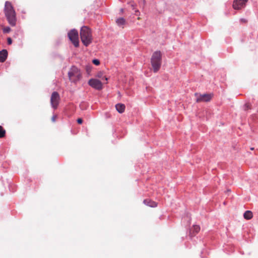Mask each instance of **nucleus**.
I'll list each match as a JSON object with an SVG mask.
<instances>
[{
	"label": "nucleus",
	"mask_w": 258,
	"mask_h": 258,
	"mask_svg": "<svg viewBox=\"0 0 258 258\" xmlns=\"http://www.w3.org/2000/svg\"><path fill=\"white\" fill-rule=\"evenodd\" d=\"M4 13L9 24L12 27L15 26L17 22L16 13L10 2L5 3Z\"/></svg>",
	"instance_id": "1"
},
{
	"label": "nucleus",
	"mask_w": 258,
	"mask_h": 258,
	"mask_svg": "<svg viewBox=\"0 0 258 258\" xmlns=\"http://www.w3.org/2000/svg\"><path fill=\"white\" fill-rule=\"evenodd\" d=\"M81 41L85 46H88L92 42V35L91 30L87 26H83L80 30Z\"/></svg>",
	"instance_id": "2"
},
{
	"label": "nucleus",
	"mask_w": 258,
	"mask_h": 258,
	"mask_svg": "<svg viewBox=\"0 0 258 258\" xmlns=\"http://www.w3.org/2000/svg\"><path fill=\"white\" fill-rule=\"evenodd\" d=\"M162 63V54L160 51L154 52L151 58V63L154 73H157L160 69Z\"/></svg>",
	"instance_id": "3"
},
{
	"label": "nucleus",
	"mask_w": 258,
	"mask_h": 258,
	"mask_svg": "<svg viewBox=\"0 0 258 258\" xmlns=\"http://www.w3.org/2000/svg\"><path fill=\"white\" fill-rule=\"evenodd\" d=\"M68 76L71 82L76 83L81 79V73L77 67L73 66L68 72Z\"/></svg>",
	"instance_id": "4"
},
{
	"label": "nucleus",
	"mask_w": 258,
	"mask_h": 258,
	"mask_svg": "<svg viewBox=\"0 0 258 258\" xmlns=\"http://www.w3.org/2000/svg\"><path fill=\"white\" fill-rule=\"evenodd\" d=\"M68 37L70 41L76 47L79 46V35L78 31L75 29L71 30L68 33Z\"/></svg>",
	"instance_id": "5"
},
{
	"label": "nucleus",
	"mask_w": 258,
	"mask_h": 258,
	"mask_svg": "<svg viewBox=\"0 0 258 258\" xmlns=\"http://www.w3.org/2000/svg\"><path fill=\"white\" fill-rule=\"evenodd\" d=\"M60 100L59 95L57 92H53L51 96L50 102L52 107L55 109L57 108Z\"/></svg>",
	"instance_id": "6"
},
{
	"label": "nucleus",
	"mask_w": 258,
	"mask_h": 258,
	"mask_svg": "<svg viewBox=\"0 0 258 258\" xmlns=\"http://www.w3.org/2000/svg\"><path fill=\"white\" fill-rule=\"evenodd\" d=\"M248 0H234L233 3V8L235 10H240L244 8Z\"/></svg>",
	"instance_id": "7"
},
{
	"label": "nucleus",
	"mask_w": 258,
	"mask_h": 258,
	"mask_svg": "<svg viewBox=\"0 0 258 258\" xmlns=\"http://www.w3.org/2000/svg\"><path fill=\"white\" fill-rule=\"evenodd\" d=\"M195 95L197 96L196 99L197 102H208L211 100L213 97V95L210 94H205L199 95L198 94H196Z\"/></svg>",
	"instance_id": "8"
},
{
	"label": "nucleus",
	"mask_w": 258,
	"mask_h": 258,
	"mask_svg": "<svg viewBox=\"0 0 258 258\" xmlns=\"http://www.w3.org/2000/svg\"><path fill=\"white\" fill-rule=\"evenodd\" d=\"M88 84L90 86L97 90H99L102 89L101 82L97 79H91L89 81Z\"/></svg>",
	"instance_id": "9"
},
{
	"label": "nucleus",
	"mask_w": 258,
	"mask_h": 258,
	"mask_svg": "<svg viewBox=\"0 0 258 258\" xmlns=\"http://www.w3.org/2000/svg\"><path fill=\"white\" fill-rule=\"evenodd\" d=\"M200 227L199 225H193L192 228L190 230V235L191 236H194L200 231Z\"/></svg>",
	"instance_id": "10"
},
{
	"label": "nucleus",
	"mask_w": 258,
	"mask_h": 258,
	"mask_svg": "<svg viewBox=\"0 0 258 258\" xmlns=\"http://www.w3.org/2000/svg\"><path fill=\"white\" fill-rule=\"evenodd\" d=\"M8 56V51L6 49L0 51V62H3L7 59Z\"/></svg>",
	"instance_id": "11"
},
{
	"label": "nucleus",
	"mask_w": 258,
	"mask_h": 258,
	"mask_svg": "<svg viewBox=\"0 0 258 258\" xmlns=\"http://www.w3.org/2000/svg\"><path fill=\"white\" fill-rule=\"evenodd\" d=\"M144 203L145 205L149 206L150 207L154 208L157 207V203L154 201H151L149 199H146L144 200Z\"/></svg>",
	"instance_id": "12"
},
{
	"label": "nucleus",
	"mask_w": 258,
	"mask_h": 258,
	"mask_svg": "<svg viewBox=\"0 0 258 258\" xmlns=\"http://www.w3.org/2000/svg\"><path fill=\"white\" fill-rule=\"evenodd\" d=\"M115 108L116 110L119 113H122L124 111L125 106L124 104L122 103H118L116 104Z\"/></svg>",
	"instance_id": "13"
},
{
	"label": "nucleus",
	"mask_w": 258,
	"mask_h": 258,
	"mask_svg": "<svg viewBox=\"0 0 258 258\" xmlns=\"http://www.w3.org/2000/svg\"><path fill=\"white\" fill-rule=\"evenodd\" d=\"M252 216V213L250 211H246L243 215L244 218L246 220L251 219Z\"/></svg>",
	"instance_id": "14"
},
{
	"label": "nucleus",
	"mask_w": 258,
	"mask_h": 258,
	"mask_svg": "<svg viewBox=\"0 0 258 258\" xmlns=\"http://www.w3.org/2000/svg\"><path fill=\"white\" fill-rule=\"evenodd\" d=\"M125 20L123 18H120L116 20V23L118 26H122L125 24Z\"/></svg>",
	"instance_id": "15"
},
{
	"label": "nucleus",
	"mask_w": 258,
	"mask_h": 258,
	"mask_svg": "<svg viewBox=\"0 0 258 258\" xmlns=\"http://www.w3.org/2000/svg\"><path fill=\"white\" fill-rule=\"evenodd\" d=\"M6 132L3 127L0 125V138H4L6 136Z\"/></svg>",
	"instance_id": "16"
},
{
	"label": "nucleus",
	"mask_w": 258,
	"mask_h": 258,
	"mask_svg": "<svg viewBox=\"0 0 258 258\" xmlns=\"http://www.w3.org/2000/svg\"><path fill=\"white\" fill-rule=\"evenodd\" d=\"M11 31V29L9 27H4L3 28V32L4 33H8Z\"/></svg>",
	"instance_id": "17"
},
{
	"label": "nucleus",
	"mask_w": 258,
	"mask_h": 258,
	"mask_svg": "<svg viewBox=\"0 0 258 258\" xmlns=\"http://www.w3.org/2000/svg\"><path fill=\"white\" fill-rule=\"evenodd\" d=\"M93 63L95 65H99L100 64V61L98 59H93L92 61Z\"/></svg>",
	"instance_id": "18"
},
{
	"label": "nucleus",
	"mask_w": 258,
	"mask_h": 258,
	"mask_svg": "<svg viewBox=\"0 0 258 258\" xmlns=\"http://www.w3.org/2000/svg\"><path fill=\"white\" fill-rule=\"evenodd\" d=\"M240 22L241 23L246 24V23H247L248 21L245 18H241V19H240Z\"/></svg>",
	"instance_id": "19"
},
{
	"label": "nucleus",
	"mask_w": 258,
	"mask_h": 258,
	"mask_svg": "<svg viewBox=\"0 0 258 258\" xmlns=\"http://www.w3.org/2000/svg\"><path fill=\"white\" fill-rule=\"evenodd\" d=\"M250 109V104L249 103H246L245 104V110H248Z\"/></svg>",
	"instance_id": "20"
},
{
	"label": "nucleus",
	"mask_w": 258,
	"mask_h": 258,
	"mask_svg": "<svg viewBox=\"0 0 258 258\" xmlns=\"http://www.w3.org/2000/svg\"><path fill=\"white\" fill-rule=\"evenodd\" d=\"M57 116L56 115H53L52 117H51V120L52 122H55L56 118H57Z\"/></svg>",
	"instance_id": "21"
},
{
	"label": "nucleus",
	"mask_w": 258,
	"mask_h": 258,
	"mask_svg": "<svg viewBox=\"0 0 258 258\" xmlns=\"http://www.w3.org/2000/svg\"><path fill=\"white\" fill-rule=\"evenodd\" d=\"M7 42H8V44L9 45H10L12 44V40L11 38H8V39H7Z\"/></svg>",
	"instance_id": "22"
},
{
	"label": "nucleus",
	"mask_w": 258,
	"mask_h": 258,
	"mask_svg": "<svg viewBox=\"0 0 258 258\" xmlns=\"http://www.w3.org/2000/svg\"><path fill=\"white\" fill-rule=\"evenodd\" d=\"M77 122L79 123V124H81L82 122H83V119L82 118H78L77 119Z\"/></svg>",
	"instance_id": "23"
},
{
	"label": "nucleus",
	"mask_w": 258,
	"mask_h": 258,
	"mask_svg": "<svg viewBox=\"0 0 258 258\" xmlns=\"http://www.w3.org/2000/svg\"><path fill=\"white\" fill-rule=\"evenodd\" d=\"M91 70V68L90 67H87L86 68V71L88 73H89Z\"/></svg>",
	"instance_id": "24"
},
{
	"label": "nucleus",
	"mask_w": 258,
	"mask_h": 258,
	"mask_svg": "<svg viewBox=\"0 0 258 258\" xmlns=\"http://www.w3.org/2000/svg\"><path fill=\"white\" fill-rule=\"evenodd\" d=\"M102 74L101 73H99L97 75V77H99V78H101L102 77Z\"/></svg>",
	"instance_id": "25"
},
{
	"label": "nucleus",
	"mask_w": 258,
	"mask_h": 258,
	"mask_svg": "<svg viewBox=\"0 0 258 258\" xmlns=\"http://www.w3.org/2000/svg\"><path fill=\"white\" fill-rule=\"evenodd\" d=\"M102 79H104L106 81H107L108 80L107 78H106V77H103Z\"/></svg>",
	"instance_id": "26"
},
{
	"label": "nucleus",
	"mask_w": 258,
	"mask_h": 258,
	"mask_svg": "<svg viewBox=\"0 0 258 258\" xmlns=\"http://www.w3.org/2000/svg\"><path fill=\"white\" fill-rule=\"evenodd\" d=\"M121 12H123V9H121Z\"/></svg>",
	"instance_id": "27"
},
{
	"label": "nucleus",
	"mask_w": 258,
	"mask_h": 258,
	"mask_svg": "<svg viewBox=\"0 0 258 258\" xmlns=\"http://www.w3.org/2000/svg\"><path fill=\"white\" fill-rule=\"evenodd\" d=\"M253 149H254L253 148H251V150H253Z\"/></svg>",
	"instance_id": "28"
}]
</instances>
